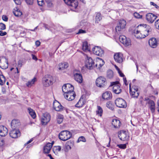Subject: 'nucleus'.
Instances as JSON below:
<instances>
[{
  "mask_svg": "<svg viewBox=\"0 0 159 159\" xmlns=\"http://www.w3.org/2000/svg\"><path fill=\"white\" fill-rule=\"evenodd\" d=\"M114 76L113 72L111 70H108L107 72V78L110 79L112 78Z\"/></svg>",
  "mask_w": 159,
  "mask_h": 159,
  "instance_id": "33",
  "label": "nucleus"
},
{
  "mask_svg": "<svg viewBox=\"0 0 159 159\" xmlns=\"http://www.w3.org/2000/svg\"><path fill=\"white\" fill-rule=\"evenodd\" d=\"M54 149L58 151H60L61 149V147L60 146H57L55 147L54 148Z\"/></svg>",
  "mask_w": 159,
  "mask_h": 159,
  "instance_id": "50",
  "label": "nucleus"
},
{
  "mask_svg": "<svg viewBox=\"0 0 159 159\" xmlns=\"http://www.w3.org/2000/svg\"><path fill=\"white\" fill-rule=\"evenodd\" d=\"M68 66V64L67 62H63L59 64L58 66V69L60 70H62L66 68Z\"/></svg>",
  "mask_w": 159,
  "mask_h": 159,
  "instance_id": "30",
  "label": "nucleus"
},
{
  "mask_svg": "<svg viewBox=\"0 0 159 159\" xmlns=\"http://www.w3.org/2000/svg\"><path fill=\"white\" fill-rule=\"evenodd\" d=\"M10 136L13 138H16L20 137V133L19 130L15 129H12L10 133Z\"/></svg>",
  "mask_w": 159,
  "mask_h": 159,
  "instance_id": "20",
  "label": "nucleus"
},
{
  "mask_svg": "<svg viewBox=\"0 0 159 159\" xmlns=\"http://www.w3.org/2000/svg\"><path fill=\"white\" fill-rule=\"evenodd\" d=\"M74 86L70 84H67L64 85L62 88L63 92L65 93L73 91Z\"/></svg>",
  "mask_w": 159,
  "mask_h": 159,
  "instance_id": "12",
  "label": "nucleus"
},
{
  "mask_svg": "<svg viewBox=\"0 0 159 159\" xmlns=\"http://www.w3.org/2000/svg\"><path fill=\"white\" fill-rule=\"evenodd\" d=\"M54 81L53 77L49 75H46L42 79V83L45 87H48L52 84Z\"/></svg>",
  "mask_w": 159,
  "mask_h": 159,
  "instance_id": "5",
  "label": "nucleus"
},
{
  "mask_svg": "<svg viewBox=\"0 0 159 159\" xmlns=\"http://www.w3.org/2000/svg\"><path fill=\"white\" fill-rule=\"evenodd\" d=\"M126 24V22L125 20L123 19L119 20L118 24L115 28V37L117 38L118 35L121 34V30L125 28Z\"/></svg>",
  "mask_w": 159,
  "mask_h": 159,
  "instance_id": "4",
  "label": "nucleus"
},
{
  "mask_svg": "<svg viewBox=\"0 0 159 159\" xmlns=\"http://www.w3.org/2000/svg\"><path fill=\"white\" fill-rule=\"evenodd\" d=\"M15 3L17 5H19L20 4L21 2L20 0H13Z\"/></svg>",
  "mask_w": 159,
  "mask_h": 159,
  "instance_id": "57",
  "label": "nucleus"
},
{
  "mask_svg": "<svg viewBox=\"0 0 159 159\" xmlns=\"http://www.w3.org/2000/svg\"><path fill=\"white\" fill-rule=\"evenodd\" d=\"M123 81L124 83V84L126 85H128V84H127V81L126 80V78L125 77H124L123 78Z\"/></svg>",
  "mask_w": 159,
  "mask_h": 159,
  "instance_id": "60",
  "label": "nucleus"
},
{
  "mask_svg": "<svg viewBox=\"0 0 159 159\" xmlns=\"http://www.w3.org/2000/svg\"><path fill=\"white\" fill-rule=\"evenodd\" d=\"M134 15L135 17L137 18H140L141 17V16L137 12H134Z\"/></svg>",
  "mask_w": 159,
  "mask_h": 159,
  "instance_id": "48",
  "label": "nucleus"
},
{
  "mask_svg": "<svg viewBox=\"0 0 159 159\" xmlns=\"http://www.w3.org/2000/svg\"><path fill=\"white\" fill-rule=\"evenodd\" d=\"M123 57L122 54L120 52L116 53L114 56L115 60L119 63H121L123 61Z\"/></svg>",
  "mask_w": 159,
  "mask_h": 159,
  "instance_id": "22",
  "label": "nucleus"
},
{
  "mask_svg": "<svg viewBox=\"0 0 159 159\" xmlns=\"http://www.w3.org/2000/svg\"><path fill=\"white\" fill-rule=\"evenodd\" d=\"M51 116L49 113L46 112L43 114L41 118V123L43 125H46L50 121Z\"/></svg>",
  "mask_w": 159,
  "mask_h": 159,
  "instance_id": "8",
  "label": "nucleus"
},
{
  "mask_svg": "<svg viewBox=\"0 0 159 159\" xmlns=\"http://www.w3.org/2000/svg\"><path fill=\"white\" fill-rule=\"evenodd\" d=\"M66 148L68 150L70 149L71 148V146H70L69 145H68L67 144H66Z\"/></svg>",
  "mask_w": 159,
  "mask_h": 159,
  "instance_id": "62",
  "label": "nucleus"
},
{
  "mask_svg": "<svg viewBox=\"0 0 159 159\" xmlns=\"http://www.w3.org/2000/svg\"><path fill=\"white\" fill-rule=\"evenodd\" d=\"M92 51L93 53L99 56H102L103 55L104 51L99 47L95 46L92 49Z\"/></svg>",
  "mask_w": 159,
  "mask_h": 159,
  "instance_id": "17",
  "label": "nucleus"
},
{
  "mask_svg": "<svg viewBox=\"0 0 159 159\" xmlns=\"http://www.w3.org/2000/svg\"><path fill=\"white\" fill-rule=\"evenodd\" d=\"M34 0H25L26 3L28 5H32Z\"/></svg>",
  "mask_w": 159,
  "mask_h": 159,
  "instance_id": "45",
  "label": "nucleus"
},
{
  "mask_svg": "<svg viewBox=\"0 0 159 159\" xmlns=\"http://www.w3.org/2000/svg\"><path fill=\"white\" fill-rule=\"evenodd\" d=\"M139 101L143 105L148 104V106L150 109L152 113L154 112L155 110V104L154 102L150 100L148 98H145L143 99L141 97L139 99Z\"/></svg>",
  "mask_w": 159,
  "mask_h": 159,
  "instance_id": "3",
  "label": "nucleus"
},
{
  "mask_svg": "<svg viewBox=\"0 0 159 159\" xmlns=\"http://www.w3.org/2000/svg\"><path fill=\"white\" fill-rule=\"evenodd\" d=\"M4 142L2 138L0 139V147L2 146L4 144Z\"/></svg>",
  "mask_w": 159,
  "mask_h": 159,
  "instance_id": "51",
  "label": "nucleus"
},
{
  "mask_svg": "<svg viewBox=\"0 0 159 159\" xmlns=\"http://www.w3.org/2000/svg\"><path fill=\"white\" fill-rule=\"evenodd\" d=\"M73 74L75 80L79 83H81L83 81V77L80 71L75 70L74 71Z\"/></svg>",
  "mask_w": 159,
  "mask_h": 159,
  "instance_id": "9",
  "label": "nucleus"
},
{
  "mask_svg": "<svg viewBox=\"0 0 159 159\" xmlns=\"http://www.w3.org/2000/svg\"><path fill=\"white\" fill-rule=\"evenodd\" d=\"M3 59L1 60L0 58V67L3 69H7L8 66V59L5 57H3Z\"/></svg>",
  "mask_w": 159,
  "mask_h": 159,
  "instance_id": "16",
  "label": "nucleus"
},
{
  "mask_svg": "<svg viewBox=\"0 0 159 159\" xmlns=\"http://www.w3.org/2000/svg\"><path fill=\"white\" fill-rule=\"evenodd\" d=\"M35 44L37 46H39L40 44V42L38 40L36 41L35 42Z\"/></svg>",
  "mask_w": 159,
  "mask_h": 159,
  "instance_id": "59",
  "label": "nucleus"
},
{
  "mask_svg": "<svg viewBox=\"0 0 159 159\" xmlns=\"http://www.w3.org/2000/svg\"><path fill=\"white\" fill-rule=\"evenodd\" d=\"M103 112L102 108L99 106H97V110L96 111L97 114L100 116H101Z\"/></svg>",
  "mask_w": 159,
  "mask_h": 159,
  "instance_id": "36",
  "label": "nucleus"
},
{
  "mask_svg": "<svg viewBox=\"0 0 159 159\" xmlns=\"http://www.w3.org/2000/svg\"><path fill=\"white\" fill-rule=\"evenodd\" d=\"M18 65L20 67L22 65V64L21 61H20V60H19L18 61Z\"/></svg>",
  "mask_w": 159,
  "mask_h": 159,
  "instance_id": "64",
  "label": "nucleus"
},
{
  "mask_svg": "<svg viewBox=\"0 0 159 159\" xmlns=\"http://www.w3.org/2000/svg\"><path fill=\"white\" fill-rule=\"evenodd\" d=\"M76 94L73 91L64 93L65 98L68 101H72L74 99Z\"/></svg>",
  "mask_w": 159,
  "mask_h": 159,
  "instance_id": "18",
  "label": "nucleus"
},
{
  "mask_svg": "<svg viewBox=\"0 0 159 159\" xmlns=\"http://www.w3.org/2000/svg\"><path fill=\"white\" fill-rule=\"evenodd\" d=\"M28 110L30 115L33 119L35 118L36 117V115L34 111L30 108H28Z\"/></svg>",
  "mask_w": 159,
  "mask_h": 159,
  "instance_id": "35",
  "label": "nucleus"
},
{
  "mask_svg": "<svg viewBox=\"0 0 159 159\" xmlns=\"http://www.w3.org/2000/svg\"><path fill=\"white\" fill-rule=\"evenodd\" d=\"M148 43L150 46L153 48H156L157 44V39L154 38H152L149 39Z\"/></svg>",
  "mask_w": 159,
  "mask_h": 159,
  "instance_id": "24",
  "label": "nucleus"
},
{
  "mask_svg": "<svg viewBox=\"0 0 159 159\" xmlns=\"http://www.w3.org/2000/svg\"><path fill=\"white\" fill-rule=\"evenodd\" d=\"M101 19L102 17L101 14L99 13H98L96 14L95 18L96 22L98 23Z\"/></svg>",
  "mask_w": 159,
  "mask_h": 159,
  "instance_id": "40",
  "label": "nucleus"
},
{
  "mask_svg": "<svg viewBox=\"0 0 159 159\" xmlns=\"http://www.w3.org/2000/svg\"><path fill=\"white\" fill-rule=\"evenodd\" d=\"M150 4L151 5H152L154 6L157 8L159 7L156 4L153 2H150Z\"/></svg>",
  "mask_w": 159,
  "mask_h": 159,
  "instance_id": "55",
  "label": "nucleus"
},
{
  "mask_svg": "<svg viewBox=\"0 0 159 159\" xmlns=\"http://www.w3.org/2000/svg\"><path fill=\"white\" fill-rule=\"evenodd\" d=\"M94 62L91 58L88 56H86V60L85 62V66L86 67L91 70L95 66L98 68L100 69V67L102 66L104 64V61L102 59L98 58L97 60L96 63L95 65L93 66Z\"/></svg>",
  "mask_w": 159,
  "mask_h": 159,
  "instance_id": "2",
  "label": "nucleus"
},
{
  "mask_svg": "<svg viewBox=\"0 0 159 159\" xmlns=\"http://www.w3.org/2000/svg\"><path fill=\"white\" fill-rule=\"evenodd\" d=\"M5 78L2 74H0V84L3 85L5 82Z\"/></svg>",
  "mask_w": 159,
  "mask_h": 159,
  "instance_id": "37",
  "label": "nucleus"
},
{
  "mask_svg": "<svg viewBox=\"0 0 159 159\" xmlns=\"http://www.w3.org/2000/svg\"><path fill=\"white\" fill-rule=\"evenodd\" d=\"M83 101L84 100L83 98H80L77 103L76 104V106L78 107H80L82 106L84 104Z\"/></svg>",
  "mask_w": 159,
  "mask_h": 159,
  "instance_id": "39",
  "label": "nucleus"
},
{
  "mask_svg": "<svg viewBox=\"0 0 159 159\" xmlns=\"http://www.w3.org/2000/svg\"><path fill=\"white\" fill-rule=\"evenodd\" d=\"M7 34L6 32H3L2 30H0V36H4Z\"/></svg>",
  "mask_w": 159,
  "mask_h": 159,
  "instance_id": "53",
  "label": "nucleus"
},
{
  "mask_svg": "<svg viewBox=\"0 0 159 159\" xmlns=\"http://www.w3.org/2000/svg\"><path fill=\"white\" fill-rule=\"evenodd\" d=\"M81 141L83 142H85L86 141V140L85 138L83 136L80 137L78 138L77 141V142L79 143Z\"/></svg>",
  "mask_w": 159,
  "mask_h": 159,
  "instance_id": "42",
  "label": "nucleus"
},
{
  "mask_svg": "<svg viewBox=\"0 0 159 159\" xmlns=\"http://www.w3.org/2000/svg\"><path fill=\"white\" fill-rule=\"evenodd\" d=\"M146 17L148 22L152 23L156 19L157 16L152 13H148L146 15Z\"/></svg>",
  "mask_w": 159,
  "mask_h": 159,
  "instance_id": "19",
  "label": "nucleus"
},
{
  "mask_svg": "<svg viewBox=\"0 0 159 159\" xmlns=\"http://www.w3.org/2000/svg\"><path fill=\"white\" fill-rule=\"evenodd\" d=\"M129 91L131 95L134 98H137L139 95V92L137 87L134 86L131 88L130 84H129Z\"/></svg>",
  "mask_w": 159,
  "mask_h": 159,
  "instance_id": "11",
  "label": "nucleus"
},
{
  "mask_svg": "<svg viewBox=\"0 0 159 159\" xmlns=\"http://www.w3.org/2000/svg\"><path fill=\"white\" fill-rule=\"evenodd\" d=\"M151 31V27L146 24H140L134 31L135 37L138 39L144 38L150 34Z\"/></svg>",
  "mask_w": 159,
  "mask_h": 159,
  "instance_id": "1",
  "label": "nucleus"
},
{
  "mask_svg": "<svg viewBox=\"0 0 159 159\" xmlns=\"http://www.w3.org/2000/svg\"><path fill=\"white\" fill-rule=\"evenodd\" d=\"M70 3V4L67 5L70 7V9L73 11H75V9H76L78 5V3L77 0H72Z\"/></svg>",
  "mask_w": 159,
  "mask_h": 159,
  "instance_id": "21",
  "label": "nucleus"
},
{
  "mask_svg": "<svg viewBox=\"0 0 159 159\" xmlns=\"http://www.w3.org/2000/svg\"><path fill=\"white\" fill-rule=\"evenodd\" d=\"M82 49L85 52L89 51H90L87 42H83L82 44Z\"/></svg>",
  "mask_w": 159,
  "mask_h": 159,
  "instance_id": "32",
  "label": "nucleus"
},
{
  "mask_svg": "<svg viewBox=\"0 0 159 159\" xmlns=\"http://www.w3.org/2000/svg\"><path fill=\"white\" fill-rule=\"evenodd\" d=\"M119 148L123 149H125L126 148V144H120L117 145Z\"/></svg>",
  "mask_w": 159,
  "mask_h": 159,
  "instance_id": "46",
  "label": "nucleus"
},
{
  "mask_svg": "<svg viewBox=\"0 0 159 159\" xmlns=\"http://www.w3.org/2000/svg\"><path fill=\"white\" fill-rule=\"evenodd\" d=\"M111 86H113L112 90L113 92L115 93L118 94L121 92V89L120 87V84L118 81L111 83Z\"/></svg>",
  "mask_w": 159,
  "mask_h": 159,
  "instance_id": "7",
  "label": "nucleus"
},
{
  "mask_svg": "<svg viewBox=\"0 0 159 159\" xmlns=\"http://www.w3.org/2000/svg\"><path fill=\"white\" fill-rule=\"evenodd\" d=\"M112 97L111 93L110 91H106L104 93L102 96L103 99L109 100L112 98Z\"/></svg>",
  "mask_w": 159,
  "mask_h": 159,
  "instance_id": "26",
  "label": "nucleus"
},
{
  "mask_svg": "<svg viewBox=\"0 0 159 159\" xmlns=\"http://www.w3.org/2000/svg\"><path fill=\"white\" fill-rule=\"evenodd\" d=\"M106 79L101 76L98 78L96 80V83L97 86L101 88L103 87L105 85Z\"/></svg>",
  "mask_w": 159,
  "mask_h": 159,
  "instance_id": "14",
  "label": "nucleus"
},
{
  "mask_svg": "<svg viewBox=\"0 0 159 159\" xmlns=\"http://www.w3.org/2000/svg\"><path fill=\"white\" fill-rule=\"evenodd\" d=\"M8 130L7 128L3 125H0V135L5 136L7 134Z\"/></svg>",
  "mask_w": 159,
  "mask_h": 159,
  "instance_id": "25",
  "label": "nucleus"
},
{
  "mask_svg": "<svg viewBox=\"0 0 159 159\" xmlns=\"http://www.w3.org/2000/svg\"><path fill=\"white\" fill-rule=\"evenodd\" d=\"M37 79L36 78L34 77L31 80H29L27 83H26V85L29 88L31 87L34 85Z\"/></svg>",
  "mask_w": 159,
  "mask_h": 159,
  "instance_id": "31",
  "label": "nucleus"
},
{
  "mask_svg": "<svg viewBox=\"0 0 159 159\" xmlns=\"http://www.w3.org/2000/svg\"><path fill=\"white\" fill-rule=\"evenodd\" d=\"M118 137L120 140L122 141H127L129 137L128 133L124 130L120 131L118 134Z\"/></svg>",
  "mask_w": 159,
  "mask_h": 159,
  "instance_id": "13",
  "label": "nucleus"
},
{
  "mask_svg": "<svg viewBox=\"0 0 159 159\" xmlns=\"http://www.w3.org/2000/svg\"><path fill=\"white\" fill-rule=\"evenodd\" d=\"M2 19L4 21H7L8 20V18L6 16L3 15L2 17Z\"/></svg>",
  "mask_w": 159,
  "mask_h": 159,
  "instance_id": "52",
  "label": "nucleus"
},
{
  "mask_svg": "<svg viewBox=\"0 0 159 159\" xmlns=\"http://www.w3.org/2000/svg\"><path fill=\"white\" fill-rule=\"evenodd\" d=\"M155 25L156 28L159 30V19L156 21Z\"/></svg>",
  "mask_w": 159,
  "mask_h": 159,
  "instance_id": "49",
  "label": "nucleus"
},
{
  "mask_svg": "<svg viewBox=\"0 0 159 159\" xmlns=\"http://www.w3.org/2000/svg\"><path fill=\"white\" fill-rule=\"evenodd\" d=\"M20 125L19 120L17 119L13 120L11 123V126L12 129H15Z\"/></svg>",
  "mask_w": 159,
  "mask_h": 159,
  "instance_id": "28",
  "label": "nucleus"
},
{
  "mask_svg": "<svg viewBox=\"0 0 159 159\" xmlns=\"http://www.w3.org/2000/svg\"><path fill=\"white\" fill-rule=\"evenodd\" d=\"M14 11H13V13L17 17H19L20 16L22 15V12L19 9L16 8V9H14Z\"/></svg>",
  "mask_w": 159,
  "mask_h": 159,
  "instance_id": "34",
  "label": "nucleus"
},
{
  "mask_svg": "<svg viewBox=\"0 0 159 159\" xmlns=\"http://www.w3.org/2000/svg\"><path fill=\"white\" fill-rule=\"evenodd\" d=\"M6 29V25L3 23H0V30H2Z\"/></svg>",
  "mask_w": 159,
  "mask_h": 159,
  "instance_id": "47",
  "label": "nucleus"
},
{
  "mask_svg": "<svg viewBox=\"0 0 159 159\" xmlns=\"http://www.w3.org/2000/svg\"><path fill=\"white\" fill-rule=\"evenodd\" d=\"M119 39L120 42L125 46H127L130 44V40L129 39H127L125 36L120 35Z\"/></svg>",
  "mask_w": 159,
  "mask_h": 159,
  "instance_id": "15",
  "label": "nucleus"
},
{
  "mask_svg": "<svg viewBox=\"0 0 159 159\" xmlns=\"http://www.w3.org/2000/svg\"><path fill=\"white\" fill-rule=\"evenodd\" d=\"M72 136V134L67 130L61 131L59 134V139L62 141H66L70 139Z\"/></svg>",
  "mask_w": 159,
  "mask_h": 159,
  "instance_id": "6",
  "label": "nucleus"
},
{
  "mask_svg": "<svg viewBox=\"0 0 159 159\" xmlns=\"http://www.w3.org/2000/svg\"><path fill=\"white\" fill-rule=\"evenodd\" d=\"M63 116L61 115H58L57 118V123L60 124L63 121Z\"/></svg>",
  "mask_w": 159,
  "mask_h": 159,
  "instance_id": "38",
  "label": "nucleus"
},
{
  "mask_svg": "<svg viewBox=\"0 0 159 159\" xmlns=\"http://www.w3.org/2000/svg\"><path fill=\"white\" fill-rule=\"evenodd\" d=\"M118 73L120 75V76L123 77V78L124 77H125V75H124V74L123 73H122V72H121V71L120 70L119 71H118Z\"/></svg>",
  "mask_w": 159,
  "mask_h": 159,
  "instance_id": "58",
  "label": "nucleus"
},
{
  "mask_svg": "<svg viewBox=\"0 0 159 159\" xmlns=\"http://www.w3.org/2000/svg\"><path fill=\"white\" fill-rule=\"evenodd\" d=\"M32 58L33 59L36 61L38 59H37V57L35 55L32 54Z\"/></svg>",
  "mask_w": 159,
  "mask_h": 159,
  "instance_id": "63",
  "label": "nucleus"
},
{
  "mask_svg": "<svg viewBox=\"0 0 159 159\" xmlns=\"http://www.w3.org/2000/svg\"><path fill=\"white\" fill-rule=\"evenodd\" d=\"M52 0H45L48 7H51L52 6Z\"/></svg>",
  "mask_w": 159,
  "mask_h": 159,
  "instance_id": "43",
  "label": "nucleus"
},
{
  "mask_svg": "<svg viewBox=\"0 0 159 159\" xmlns=\"http://www.w3.org/2000/svg\"><path fill=\"white\" fill-rule=\"evenodd\" d=\"M112 124L115 128H119L120 125V121L116 119H113L112 121Z\"/></svg>",
  "mask_w": 159,
  "mask_h": 159,
  "instance_id": "29",
  "label": "nucleus"
},
{
  "mask_svg": "<svg viewBox=\"0 0 159 159\" xmlns=\"http://www.w3.org/2000/svg\"><path fill=\"white\" fill-rule=\"evenodd\" d=\"M33 140V139H30L29 141H28L25 144V146H26L28 144L30 143H31Z\"/></svg>",
  "mask_w": 159,
  "mask_h": 159,
  "instance_id": "61",
  "label": "nucleus"
},
{
  "mask_svg": "<svg viewBox=\"0 0 159 159\" xmlns=\"http://www.w3.org/2000/svg\"><path fill=\"white\" fill-rule=\"evenodd\" d=\"M107 107L109 108V109H112V107H111V104L109 102H108L107 103Z\"/></svg>",
  "mask_w": 159,
  "mask_h": 159,
  "instance_id": "54",
  "label": "nucleus"
},
{
  "mask_svg": "<svg viewBox=\"0 0 159 159\" xmlns=\"http://www.w3.org/2000/svg\"><path fill=\"white\" fill-rule=\"evenodd\" d=\"M87 25V23L86 20H82L80 23V28H82L85 27Z\"/></svg>",
  "mask_w": 159,
  "mask_h": 159,
  "instance_id": "41",
  "label": "nucleus"
},
{
  "mask_svg": "<svg viewBox=\"0 0 159 159\" xmlns=\"http://www.w3.org/2000/svg\"><path fill=\"white\" fill-rule=\"evenodd\" d=\"M86 33L85 30H83L82 29H80L79 30L78 32L77 33V34L84 33Z\"/></svg>",
  "mask_w": 159,
  "mask_h": 159,
  "instance_id": "56",
  "label": "nucleus"
},
{
  "mask_svg": "<svg viewBox=\"0 0 159 159\" xmlns=\"http://www.w3.org/2000/svg\"><path fill=\"white\" fill-rule=\"evenodd\" d=\"M53 107L54 109L57 111H60L62 110L63 107L58 101H56L53 102Z\"/></svg>",
  "mask_w": 159,
  "mask_h": 159,
  "instance_id": "23",
  "label": "nucleus"
},
{
  "mask_svg": "<svg viewBox=\"0 0 159 159\" xmlns=\"http://www.w3.org/2000/svg\"><path fill=\"white\" fill-rule=\"evenodd\" d=\"M37 2L38 5L40 6H43L44 4V0H37Z\"/></svg>",
  "mask_w": 159,
  "mask_h": 159,
  "instance_id": "44",
  "label": "nucleus"
},
{
  "mask_svg": "<svg viewBox=\"0 0 159 159\" xmlns=\"http://www.w3.org/2000/svg\"><path fill=\"white\" fill-rule=\"evenodd\" d=\"M52 144L48 143L44 146L43 148V152L45 153H48L50 152L52 147Z\"/></svg>",
  "mask_w": 159,
  "mask_h": 159,
  "instance_id": "27",
  "label": "nucleus"
},
{
  "mask_svg": "<svg viewBox=\"0 0 159 159\" xmlns=\"http://www.w3.org/2000/svg\"><path fill=\"white\" fill-rule=\"evenodd\" d=\"M115 103L119 107L124 108L127 106L126 102L122 98H119L116 99L115 101Z\"/></svg>",
  "mask_w": 159,
  "mask_h": 159,
  "instance_id": "10",
  "label": "nucleus"
}]
</instances>
